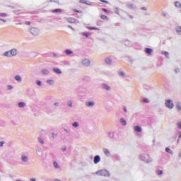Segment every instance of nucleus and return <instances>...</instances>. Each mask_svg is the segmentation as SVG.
Listing matches in <instances>:
<instances>
[{
    "label": "nucleus",
    "instance_id": "nucleus-8",
    "mask_svg": "<svg viewBox=\"0 0 181 181\" xmlns=\"http://www.w3.org/2000/svg\"><path fill=\"white\" fill-rule=\"evenodd\" d=\"M21 160H22V162H24L26 163L27 162H29V157H28V156L25 154H23L21 155Z\"/></svg>",
    "mask_w": 181,
    "mask_h": 181
},
{
    "label": "nucleus",
    "instance_id": "nucleus-11",
    "mask_svg": "<svg viewBox=\"0 0 181 181\" xmlns=\"http://www.w3.org/2000/svg\"><path fill=\"white\" fill-rule=\"evenodd\" d=\"M100 160L101 158L100 157V156H95L93 162L95 165H97V163H98Z\"/></svg>",
    "mask_w": 181,
    "mask_h": 181
},
{
    "label": "nucleus",
    "instance_id": "nucleus-5",
    "mask_svg": "<svg viewBox=\"0 0 181 181\" xmlns=\"http://www.w3.org/2000/svg\"><path fill=\"white\" fill-rule=\"evenodd\" d=\"M165 107L169 110H172V108L175 107V105H173V102L172 101V100H165Z\"/></svg>",
    "mask_w": 181,
    "mask_h": 181
},
{
    "label": "nucleus",
    "instance_id": "nucleus-59",
    "mask_svg": "<svg viewBox=\"0 0 181 181\" xmlns=\"http://www.w3.org/2000/svg\"><path fill=\"white\" fill-rule=\"evenodd\" d=\"M141 9L142 11H146L147 8H146V7H141Z\"/></svg>",
    "mask_w": 181,
    "mask_h": 181
},
{
    "label": "nucleus",
    "instance_id": "nucleus-9",
    "mask_svg": "<svg viewBox=\"0 0 181 181\" xmlns=\"http://www.w3.org/2000/svg\"><path fill=\"white\" fill-rule=\"evenodd\" d=\"M41 74H42V76H47L50 74V71H49V69H42Z\"/></svg>",
    "mask_w": 181,
    "mask_h": 181
},
{
    "label": "nucleus",
    "instance_id": "nucleus-38",
    "mask_svg": "<svg viewBox=\"0 0 181 181\" xmlns=\"http://www.w3.org/2000/svg\"><path fill=\"white\" fill-rule=\"evenodd\" d=\"M175 30L177 33H181V27H176Z\"/></svg>",
    "mask_w": 181,
    "mask_h": 181
},
{
    "label": "nucleus",
    "instance_id": "nucleus-34",
    "mask_svg": "<svg viewBox=\"0 0 181 181\" xmlns=\"http://www.w3.org/2000/svg\"><path fill=\"white\" fill-rule=\"evenodd\" d=\"M52 12H54V13H57V12H59V13H62V10L60 9V8H57V9L53 10Z\"/></svg>",
    "mask_w": 181,
    "mask_h": 181
},
{
    "label": "nucleus",
    "instance_id": "nucleus-19",
    "mask_svg": "<svg viewBox=\"0 0 181 181\" xmlns=\"http://www.w3.org/2000/svg\"><path fill=\"white\" fill-rule=\"evenodd\" d=\"M64 53H65V54H66V56H71V54H73L74 52L71 49H66L64 51Z\"/></svg>",
    "mask_w": 181,
    "mask_h": 181
},
{
    "label": "nucleus",
    "instance_id": "nucleus-43",
    "mask_svg": "<svg viewBox=\"0 0 181 181\" xmlns=\"http://www.w3.org/2000/svg\"><path fill=\"white\" fill-rule=\"evenodd\" d=\"M143 102L148 103H149V99L145 98L143 99Z\"/></svg>",
    "mask_w": 181,
    "mask_h": 181
},
{
    "label": "nucleus",
    "instance_id": "nucleus-52",
    "mask_svg": "<svg viewBox=\"0 0 181 181\" xmlns=\"http://www.w3.org/2000/svg\"><path fill=\"white\" fill-rule=\"evenodd\" d=\"M0 21H1V22H4V23H6V20L2 18H0Z\"/></svg>",
    "mask_w": 181,
    "mask_h": 181
},
{
    "label": "nucleus",
    "instance_id": "nucleus-44",
    "mask_svg": "<svg viewBox=\"0 0 181 181\" xmlns=\"http://www.w3.org/2000/svg\"><path fill=\"white\" fill-rule=\"evenodd\" d=\"M175 72L176 74L180 73V69L176 68V69H175Z\"/></svg>",
    "mask_w": 181,
    "mask_h": 181
},
{
    "label": "nucleus",
    "instance_id": "nucleus-50",
    "mask_svg": "<svg viewBox=\"0 0 181 181\" xmlns=\"http://www.w3.org/2000/svg\"><path fill=\"white\" fill-rule=\"evenodd\" d=\"M177 108L178 111H180V110H181V106H180V105H177Z\"/></svg>",
    "mask_w": 181,
    "mask_h": 181
},
{
    "label": "nucleus",
    "instance_id": "nucleus-17",
    "mask_svg": "<svg viewBox=\"0 0 181 181\" xmlns=\"http://www.w3.org/2000/svg\"><path fill=\"white\" fill-rule=\"evenodd\" d=\"M153 52V49H151V48H146L145 49V53H146L147 54H152V53Z\"/></svg>",
    "mask_w": 181,
    "mask_h": 181
},
{
    "label": "nucleus",
    "instance_id": "nucleus-33",
    "mask_svg": "<svg viewBox=\"0 0 181 181\" xmlns=\"http://www.w3.org/2000/svg\"><path fill=\"white\" fill-rule=\"evenodd\" d=\"M36 84H37V86H38L39 87H42V81H40V80H37V81H36Z\"/></svg>",
    "mask_w": 181,
    "mask_h": 181
},
{
    "label": "nucleus",
    "instance_id": "nucleus-15",
    "mask_svg": "<svg viewBox=\"0 0 181 181\" xmlns=\"http://www.w3.org/2000/svg\"><path fill=\"white\" fill-rule=\"evenodd\" d=\"M103 151L106 156H111V153L110 152L108 148H103Z\"/></svg>",
    "mask_w": 181,
    "mask_h": 181
},
{
    "label": "nucleus",
    "instance_id": "nucleus-37",
    "mask_svg": "<svg viewBox=\"0 0 181 181\" xmlns=\"http://www.w3.org/2000/svg\"><path fill=\"white\" fill-rule=\"evenodd\" d=\"M108 136H110V138H114V133H112V132H109L107 133Z\"/></svg>",
    "mask_w": 181,
    "mask_h": 181
},
{
    "label": "nucleus",
    "instance_id": "nucleus-4",
    "mask_svg": "<svg viewBox=\"0 0 181 181\" xmlns=\"http://www.w3.org/2000/svg\"><path fill=\"white\" fill-rule=\"evenodd\" d=\"M30 33L33 35V36H39V34L40 33V30L37 28L31 27L29 29Z\"/></svg>",
    "mask_w": 181,
    "mask_h": 181
},
{
    "label": "nucleus",
    "instance_id": "nucleus-56",
    "mask_svg": "<svg viewBox=\"0 0 181 181\" xmlns=\"http://www.w3.org/2000/svg\"><path fill=\"white\" fill-rule=\"evenodd\" d=\"M68 28L69 29H71L72 30H74V28H73V27H71V25H68Z\"/></svg>",
    "mask_w": 181,
    "mask_h": 181
},
{
    "label": "nucleus",
    "instance_id": "nucleus-30",
    "mask_svg": "<svg viewBox=\"0 0 181 181\" xmlns=\"http://www.w3.org/2000/svg\"><path fill=\"white\" fill-rule=\"evenodd\" d=\"M54 167L55 168V169H59L60 166H59V164L57 163V162L54 161L53 163Z\"/></svg>",
    "mask_w": 181,
    "mask_h": 181
},
{
    "label": "nucleus",
    "instance_id": "nucleus-23",
    "mask_svg": "<svg viewBox=\"0 0 181 181\" xmlns=\"http://www.w3.org/2000/svg\"><path fill=\"white\" fill-rule=\"evenodd\" d=\"M72 127H74V128H78V127H80V124L78 123V122H74L72 124Z\"/></svg>",
    "mask_w": 181,
    "mask_h": 181
},
{
    "label": "nucleus",
    "instance_id": "nucleus-48",
    "mask_svg": "<svg viewBox=\"0 0 181 181\" xmlns=\"http://www.w3.org/2000/svg\"><path fill=\"white\" fill-rule=\"evenodd\" d=\"M4 144H5V141H0L1 148H2V146H4Z\"/></svg>",
    "mask_w": 181,
    "mask_h": 181
},
{
    "label": "nucleus",
    "instance_id": "nucleus-36",
    "mask_svg": "<svg viewBox=\"0 0 181 181\" xmlns=\"http://www.w3.org/2000/svg\"><path fill=\"white\" fill-rule=\"evenodd\" d=\"M52 139H55V138H57V133L52 132Z\"/></svg>",
    "mask_w": 181,
    "mask_h": 181
},
{
    "label": "nucleus",
    "instance_id": "nucleus-61",
    "mask_svg": "<svg viewBox=\"0 0 181 181\" xmlns=\"http://www.w3.org/2000/svg\"><path fill=\"white\" fill-rule=\"evenodd\" d=\"M102 11H103V12H108V10H107L106 8H102Z\"/></svg>",
    "mask_w": 181,
    "mask_h": 181
},
{
    "label": "nucleus",
    "instance_id": "nucleus-7",
    "mask_svg": "<svg viewBox=\"0 0 181 181\" xmlns=\"http://www.w3.org/2000/svg\"><path fill=\"white\" fill-rule=\"evenodd\" d=\"M102 88L106 91H111V87L107 83H102Z\"/></svg>",
    "mask_w": 181,
    "mask_h": 181
},
{
    "label": "nucleus",
    "instance_id": "nucleus-22",
    "mask_svg": "<svg viewBox=\"0 0 181 181\" xmlns=\"http://www.w3.org/2000/svg\"><path fill=\"white\" fill-rule=\"evenodd\" d=\"M47 84H49V86H53V84H54V80H52V79L47 80Z\"/></svg>",
    "mask_w": 181,
    "mask_h": 181
},
{
    "label": "nucleus",
    "instance_id": "nucleus-1",
    "mask_svg": "<svg viewBox=\"0 0 181 181\" xmlns=\"http://www.w3.org/2000/svg\"><path fill=\"white\" fill-rule=\"evenodd\" d=\"M4 57H15L18 56V49L16 48H13L9 51H6L3 54Z\"/></svg>",
    "mask_w": 181,
    "mask_h": 181
},
{
    "label": "nucleus",
    "instance_id": "nucleus-46",
    "mask_svg": "<svg viewBox=\"0 0 181 181\" xmlns=\"http://www.w3.org/2000/svg\"><path fill=\"white\" fill-rule=\"evenodd\" d=\"M177 125L178 128H180V129H181V122H177Z\"/></svg>",
    "mask_w": 181,
    "mask_h": 181
},
{
    "label": "nucleus",
    "instance_id": "nucleus-63",
    "mask_svg": "<svg viewBox=\"0 0 181 181\" xmlns=\"http://www.w3.org/2000/svg\"><path fill=\"white\" fill-rule=\"evenodd\" d=\"M54 181H61L60 179H54Z\"/></svg>",
    "mask_w": 181,
    "mask_h": 181
},
{
    "label": "nucleus",
    "instance_id": "nucleus-62",
    "mask_svg": "<svg viewBox=\"0 0 181 181\" xmlns=\"http://www.w3.org/2000/svg\"><path fill=\"white\" fill-rule=\"evenodd\" d=\"M123 110H124V112H127V107H124Z\"/></svg>",
    "mask_w": 181,
    "mask_h": 181
},
{
    "label": "nucleus",
    "instance_id": "nucleus-24",
    "mask_svg": "<svg viewBox=\"0 0 181 181\" xmlns=\"http://www.w3.org/2000/svg\"><path fill=\"white\" fill-rule=\"evenodd\" d=\"M68 22L69 23H76V19L74 18H68Z\"/></svg>",
    "mask_w": 181,
    "mask_h": 181
},
{
    "label": "nucleus",
    "instance_id": "nucleus-14",
    "mask_svg": "<svg viewBox=\"0 0 181 181\" xmlns=\"http://www.w3.org/2000/svg\"><path fill=\"white\" fill-rule=\"evenodd\" d=\"M119 122L122 125H123V127H126L127 120H125V119H124V117H122V118L119 119Z\"/></svg>",
    "mask_w": 181,
    "mask_h": 181
},
{
    "label": "nucleus",
    "instance_id": "nucleus-28",
    "mask_svg": "<svg viewBox=\"0 0 181 181\" xmlns=\"http://www.w3.org/2000/svg\"><path fill=\"white\" fill-rule=\"evenodd\" d=\"M118 76H119V77H125V73L124 71H119Z\"/></svg>",
    "mask_w": 181,
    "mask_h": 181
},
{
    "label": "nucleus",
    "instance_id": "nucleus-60",
    "mask_svg": "<svg viewBox=\"0 0 181 181\" xmlns=\"http://www.w3.org/2000/svg\"><path fill=\"white\" fill-rule=\"evenodd\" d=\"M84 4H86V5H89V6H91V3H87L86 1V3H84Z\"/></svg>",
    "mask_w": 181,
    "mask_h": 181
},
{
    "label": "nucleus",
    "instance_id": "nucleus-2",
    "mask_svg": "<svg viewBox=\"0 0 181 181\" xmlns=\"http://www.w3.org/2000/svg\"><path fill=\"white\" fill-rule=\"evenodd\" d=\"M95 175H98L99 176H105V177H110V171H108L107 170H98L95 173Z\"/></svg>",
    "mask_w": 181,
    "mask_h": 181
},
{
    "label": "nucleus",
    "instance_id": "nucleus-45",
    "mask_svg": "<svg viewBox=\"0 0 181 181\" xmlns=\"http://www.w3.org/2000/svg\"><path fill=\"white\" fill-rule=\"evenodd\" d=\"M108 17H107V16H105V15H102L101 16V19H107Z\"/></svg>",
    "mask_w": 181,
    "mask_h": 181
},
{
    "label": "nucleus",
    "instance_id": "nucleus-41",
    "mask_svg": "<svg viewBox=\"0 0 181 181\" xmlns=\"http://www.w3.org/2000/svg\"><path fill=\"white\" fill-rule=\"evenodd\" d=\"M114 11H115V12L117 13V15H119V9H118V8H114Z\"/></svg>",
    "mask_w": 181,
    "mask_h": 181
},
{
    "label": "nucleus",
    "instance_id": "nucleus-40",
    "mask_svg": "<svg viewBox=\"0 0 181 181\" xmlns=\"http://www.w3.org/2000/svg\"><path fill=\"white\" fill-rule=\"evenodd\" d=\"M88 29H90V30H98V28H95V27H88Z\"/></svg>",
    "mask_w": 181,
    "mask_h": 181
},
{
    "label": "nucleus",
    "instance_id": "nucleus-64",
    "mask_svg": "<svg viewBox=\"0 0 181 181\" xmlns=\"http://www.w3.org/2000/svg\"><path fill=\"white\" fill-rule=\"evenodd\" d=\"M179 138H181V132H179Z\"/></svg>",
    "mask_w": 181,
    "mask_h": 181
},
{
    "label": "nucleus",
    "instance_id": "nucleus-51",
    "mask_svg": "<svg viewBox=\"0 0 181 181\" xmlns=\"http://www.w3.org/2000/svg\"><path fill=\"white\" fill-rule=\"evenodd\" d=\"M80 4H86V0H80Z\"/></svg>",
    "mask_w": 181,
    "mask_h": 181
},
{
    "label": "nucleus",
    "instance_id": "nucleus-58",
    "mask_svg": "<svg viewBox=\"0 0 181 181\" xmlns=\"http://www.w3.org/2000/svg\"><path fill=\"white\" fill-rule=\"evenodd\" d=\"M25 25H30L31 23H30V21H25Z\"/></svg>",
    "mask_w": 181,
    "mask_h": 181
},
{
    "label": "nucleus",
    "instance_id": "nucleus-21",
    "mask_svg": "<svg viewBox=\"0 0 181 181\" xmlns=\"http://www.w3.org/2000/svg\"><path fill=\"white\" fill-rule=\"evenodd\" d=\"M105 63H106V64H112V60L111 58L107 57L105 59Z\"/></svg>",
    "mask_w": 181,
    "mask_h": 181
},
{
    "label": "nucleus",
    "instance_id": "nucleus-13",
    "mask_svg": "<svg viewBox=\"0 0 181 181\" xmlns=\"http://www.w3.org/2000/svg\"><path fill=\"white\" fill-rule=\"evenodd\" d=\"M134 129L136 132H142V127L141 126H134Z\"/></svg>",
    "mask_w": 181,
    "mask_h": 181
},
{
    "label": "nucleus",
    "instance_id": "nucleus-54",
    "mask_svg": "<svg viewBox=\"0 0 181 181\" xmlns=\"http://www.w3.org/2000/svg\"><path fill=\"white\" fill-rule=\"evenodd\" d=\"M64 131H65V132H66V134H69L70 132V131L67 129H64Z\"/></svg>",
    "mask_w": 181,
    "mask_h": 181
},
{
    "label": "nucleus",
    "instance_id": "nucleus-57",
    "mask_svg": "<svg viewBox=\"0 0 181 181\" xmlns=\"http://www.w3.org/2000/svg\"><path fill=\"white\" fill-rule=\"evenodd\" d=\"M30 181H37L36 178H33H33H30Z\"/></svg>",
    "mask_w": 181,
    "mask_h": 181
},
{
    "label": "nucleus",
    "instance_id": "nucleus-10",
    "mask_svg": "<svg viewBox=\"0 0 181 181\" xmlns=\"http://www.w3.org/2000/svg\"><path fill=\"white\" fill-rule=\"evenodd\" d=\"M86 107H94L95 103L94 101H88L86 103Z\"/></svg>",
    "mask_w": 181,
    "mask_h": 181
},
{
    "label": "nucleus",
    "instance_id": "nucleus-35",
    "mask_svg": "<svg viewBox=\"0 0 181 181\" xmlns=\"http://www.w3.org/2000/svg\"><path fill=\"white\" fill-rule=\"evenodd\" d=\"M6 16H8L6 13H0V18H5Z\"/></svg>",
    "mask_w": 181,
    "mask_h": 181
},
{
    "label": "nucleus",
    "instance_id": "nucleus-27",
    "mask_svg": "<svg viewBox=\"0 0 181 181\" xmlns=\"http://www.w3.org/2000/svg\"><path fill=\"white\" fill-rule=\"evenodd\" d=\"M165 152H168V153H170V155H173V151L169 148H165Z\"/></svg>",
    "mask_w": 181,
    "mask_h": 181
},
{
    "label": "nucleus",
    "instance_id": "nucleus-18",
    "mask_svg": "<svg viewBox=\"0 0 181 181\" xmlns=\"http://www.w3.org/2000/svg\"><path fill=\"white\" fill-rule=\"evenodd\" d=\"M18 106L19 108H24V107H26V103L25 102H19Z\"/></svg>",
    "mask_w": 181,
    "mask_h": 181
},
{
    "label": "nucleus",
    "instance_id": "nucleus-29",
    "mask_svg": "<svg viewBox=\"0 0 181 181\" xmlns=\"http://www.w3.org/2000/svg\"><path fill=\"white\" fill-rule=\"evenodd\" d=\"M38 141L40 142V144H41V145H45V141H43V139H42V137H38Z\"/></svg>",
    "mask_w": 181,
    "mask_h": 181
},
{
    "label": "nucleus",
    "instance_id": "nucleus-32",
    "mask_svg": "<svg viewBox=\"0 0 181 181\" xmlns=\"http://www.w3.org/2000/svg\"><path fill=\"white\" fill-rule=\"evenodd\" d=\"M161 53H162V54H164V56H165V57H167V59H169V52H162Z\"/></svg>",
    "mask_w": 181,
    "mask_h": 181
},
{
    "label": "nucleus",
    "instance_id": "nucleus-26",
    "mask_svg": "<svg viewBox=\"0 0 181 181\" xmlns=\"http://www.w3.org/2000/svg\"><path fill=\"white\" fill-rule=\"evenodd\" d=\"M82 36H86V37H88V36H91L90 33H81Z\"/></svg>",
    "mask_w": 181,
    "mask_h": 181
},
{
    "label": "nucleus",
    "instance_id": "nucleus-31",
    "mask_svg": "<svg viewBox=\"0 0 181 181\" xmlns=\"http://www.w3.org/2000/svg\"><path fill=\"white\" fill-rule=\"evenodd\" d=\"M156 175H163V170H157L156 171Z\"/></svg>",
    "mask_w": 181,
    "mask_h": 181
},
{
    "label": "nucleus",
    "instance_id": "nucleus-53",
    "mask_svg": "<svg viewBox=\"0 0 181 181\" xmlns=\"http://www.w3.org/2000/svg\"><path fill=\"white\" fill-rule=\"evenodd\" d=\"M74 12H76L78 13H81V11H77L76 9H74Z\"/></svg>",
    "mask_w": 181,
    "mask_h": 181
},
{
    "label": "nucleus",
    "instance_id": "nucleus-42",
    "mask_svg": "<svg viewBox=\"0 0 181 181\" xmlns=\"http://www.w3.org/2000/svg\"><path fill=\"white\" fill-rule=\"evenodd\" d=\"M13 88V86H12V85L7 86V90H12Z\"/></svg>",
    "mask_w": 181,
    "mask_h": 181
},
{
    "label": "nucleus",
    "instance_id": "nucleus-39",
    "mask_svg": "<svg viewBox=\"0 0 181 181\" xmlns=\"http://www.w3.org/2000/svg\"><path fill=\"white\" fill-rule=\"evenodd\" d=\"M175 6L177 8H181V3L179 1L175 2Z\"/></svg>",
    "mask_w": 181,
    "mask_h": 181
},
{
    "label": "nucleus",
    "instance_id": "nucleus-6",
    "mask_svg": "<svg viewBox=\"0 0 181 181\" xmlns=\"http://www.w3.org/2000/svg\"><path fill=\"white\" fill-rule=\"evenodd\" d=\"M82 66H85V67H90L91 64V62L88 59H84L81 61Z\"/></svg>",
    "mask_w": 181,
    "mask_h": 181
},
{
    "label": "nucleus",
    "instance_id": "nucleus-25",
    "mask_svg": "<svg viewBox=\"0 0 181 181\" xmlns=\"http://www.w3.org/2000/svg\"><path fill=\"white\" fill-rule=\"evenodd\" d=\"M66 105H67L68 107H73V101H71V100H68L67 103H66Z\"/></svg>",
    "mask_w": 181,
    "mask_h": 181
},
{
    "label": "nucleus",
    "instance_id": "nucleus-12",
    "mask_svg": "<svg viewBox=\"0 0 181 181\" xmlns=\"http://www.w3.org/2000/svg\"><path fill=\"white\" fill-rule=\"evenodd\" d=\"M14 79L18 83H22V76H21V75H16Z\"/></svg>",
    "mask_w": 181,
    "mask_h": 181
},
{
    "label": "nucleus",
    "instance_id": "nucleus-3",
    "mask_svg": "<svg viewBox=\"0 0 181 181\" xmlns=\"http://www.w3.org/2000/svg\"><path fill=\"white\" fill-rule=\"evenodd\" d=\"M141 160H143V162H146V163H151L152 162V158L149 157V155L148 154H142L140 156Z\"/></svg>",
    "mask_w": 181,
    "mask_h": 181
},
{
    "label": "nucleus",
    "instance_id": "nucleus-55",
    "mask_svg": "<svg viewBox=\"0 0 181 181\" xmlns=\"http://www.w3.org/2000/svg\"><path fill=\"white\" fill-rule=\"evenodd\" d=\"M62 152H66V147H63V148H62Z\"/></svg>",
    "mask_w": 181,
    "mask_h": 181
},
{
    "label": "nucleus",
    "instance_id": "nucleus-49",
    "mask_svg": "<svg viewBox=\"0 0 181 181\" xmlns=\"http://www.w3.org/2000/svg\"><path fill=\"white\" fill-rule=\"evenodd\" d=\"M100 2H103V4H108V1L105 0H99Z\"/></svg>",
    "mask_w": 181,
    "mask_h": 181
},
{
    "label": "nucleus",
    "instance_id": "nucleus-16",
    "mask_svg": "<svg viewBox=\"0 0 181 181\" xmlns=\"http://www.w3.org/2000/svg\"><path fill=\"white\" fill-rule=\"evenodd\" d=\"M53 71L55 74H62V70L59 68H53Z\"/></svg>",
    "mask_w": 181,
    "mask_h": 181
},
{
    "label": "nucleus",
    "instance_id": "nucleus-20",
    "mask_svg": "<svg viewBox=\"0 0 181 181\" xmlns=\"http://www.w3.org/2000/svg\"><path fill=\"white\" fill-rule=\"evenodd\" d=\"M127 7L129 9H133V10L136 9V6L134 5V4H127Z\"/></svg>",
    "mask_w": 181,
    "mask_h": 181
},
{
    "label": "nucleus",
    "instance_id": "nucleus-47",
    "mask_svg": "<svg viewBox=\"0 0 181 181\" xmlns=\"http://www.w3.org/2000/svg\"><path fill=\"white\" fill-rule=\"evenodd\" d=\"M54 107H59V105H60V103H59V102L54 103Z\"/></svg>",
    "mask_w": 181,
    "mask_h": 181
}]
</instances>
